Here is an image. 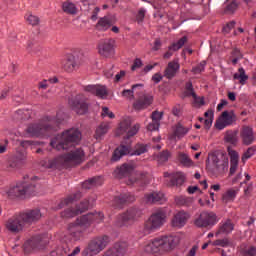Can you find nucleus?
<instances>
[{"instance_id":"nucleus-47","label":"nucleus","mask_w":256,"mask_h":256,"mask_svg":"<svg viewBox=\"0 0 256 256\" xmlns=\"http://www.w3.org/2000/svg\"><path fill=\"white\" fill-rule=\"evenodd\" d=\"M28 53H32L34 55H37L39 51H41V46L37 44V42H30L27 46Z\"/></svg>"},{"instance_id":"nucleus-15","label":"nucleus","mask_w":256,"mask_h":256,"mask_svg":"<svg viewBox=\"0 0 256 256\" xmlns=\"http://www.w3.org/2000/svg\"><path fill=\"white\" fill-rule=\"evenodd\" d=\"M79 65H81L79 52L68 53L62 60V67L64 71H67L68 73H72L75 69H79Z\"/></svg>"},{"instance_id":"nucleus-20","label":"nucleus","mask_w":256,"mask_h":256,"mask_svg":"<svg viewBox=\"0 0 256 256\" xmlns=\"http://www.w3.org/2000/svg\"><path fill=\"white\" fill-rule=\"evenodd\" d=\"M164 177H169V180H166L167 187H181L185 183V174L181 172L171 175L165 172Z\"/></svg>"},{"instance_id":"nucleus-41","label":"nucleus","mask_w":256,"mask_h":256,"mask_svg":"<svg viewBox=\"0 0 256 256\" xmlns=\"http://www.w3.org/2000/svg\"><path fill=\"white\" fill-rule=\"evenodd\" d=\"M178 159L181 165H183L184 167H191V165H193V160H191V158H189V155L185 153H180Z\"/></svg>"},{"instance_id":"nucleus-37","label":"nucleus","mask_w":256,"mask_h":256,"mask_svg":"<svg viewBox=\"0 0 256 256\" xmlns=\"http://www.w3.org/2000/svg\"><path fill=\"white\" fill-rule=\"evenodd\" d=\"M175 202L181 207H191L193 205V198L187 196H179L175 198Z\"/></svg>"},{"instance_id":"nucleus-29","label":"nucleus","mask_w":256,"mask_h":256,"mask_svg":"<svg viewBox=\"0 0 256 256\" xmlns=\"http://www.w3.org/2000/svg\"><path fill=\"white\" fill-rule=\"evenodd\" d=\"M147 183H149V180L147 179L146 173H140L136 178H130L128 180V185H136V187H145Z\"/></svg>"},{"instance_id":"nucleus-22","label":"nucleus","mask_w":256,"mask_h":256,"mask_svg":"<svg viewBox=\"0 0 256 256\" xmlns=\"http://www.w3.org/2000/svg\"><path fill=\"white\" fill-rule=\"evenodd\" d=\"M191 215H189L188 212H185L184 210L179 211L174 215V218L172 219V225L173 227H185L187 225V221H189Z\"/></svg>"},{"instance_id":"nucleus-55","label":"nucleus","mask_w":256,"mask_h":256,"mask_svg":"<svg viewBox=\"0 0 256 256\" xmlns=\"http://www.w3.org/2000/svg\"><path fill=\"white\" fill-rule=\"evenodd\" d=\"M94 95H96V97H100V99H104L107 97V89L103 86H96V92Z\"/></svg>"},{"instance_id":"nucleus-40","label":"nucleus","mask_w":256,"mask_h":256,"mask_svg":"<svg viewBox=\"0 0 256 256\" xmlns=\"http://www.w3.org/2000/svg\"><path fill=\"white\" fill-rule=\"evenodd\" d=\"M187 133H189V129L186 127H183V125L178 124L176 126V129L174 131V135L175 137H177L178 139H183L184 136L187 135Z\"/></svg>"},{"instance_id":"nucleus-11","label":"nucleus","mask_w":256,"mask_h":256,"mask_svg":"<svg viewBox=\"0 0 256 256\" xmlns=\"http://www.w3.org/2000/svg\"><path fill=\"white\" fill-rule=\"evenodd\" d=\"M69 105L77 115H87L89 113V99L83 94H77L75 97L69 99Z\"/></svg>"},{"instance_id":"nucleus-25","label":"nucleus","mask_w":256,"mask_h":256,"mask_svg":"<svg viewBox=\"0 0 256 256\" xmlns=\"http://www.w3.org/2000/svg\"><path fill=\"white\" fill-rule=\"evenodd\" d=\"M133 201H135V196L130 193H124L114 197V205L120 209L126 203H133Z\"/></svg>"},{"instance_id":"nucleus-53","label":"nucleus","mask_w":256,"mask_h":256,"mask_svg":"<svg viewBox=\"0 0 256 256\" xmlns=\"http://www.w3.org/2000/svg\"><path fill=\"white\" fill-rule=\"evenodd\" d=\"M205 65H207L206 61L200 62L197 66L192 68V73H194V75H198L199 73H203V71H205Z\"/></svg>"},{"instance_id":"nucleus-1","label":"nucleus","mask_w":256,"mask_h":256,"mask_svg":"<svg viewBox=\"0 0 256 256\" xmlns=\"http://www.w3.org/2000/svg\"><path fill=\"white\" fill-rule=\"evenodd\" d=\"M41 217H43L41 209H28L9 218L6 221L5 227L10 233L17 235V233H21V231H23L25 225H28V227L31 225H35V223L41 221Z\"/></svg>"},{"instance_id":"nucleus-63","label":"nucleus","mask_w":256,"mask_h":256,"mask_svg":"<svg viewBox=\"0 0 256 256\" xmlns=\"http://www.w3.org/2000/svg\"><path fill=\"white\" fill-rule=\"evenodd\" d=\"M159 127H161V123L152 121L147 125V130L148 131H159Z\"/></svg>"},{"instance_id":"nucleus-19","label":"nucleus","mask_w":256,"mask_h":256,"mask_svg":"<svg viewBox=\"0 0 256 256\" xmlns=\"http://www.w3.org/2000/svg\"><path fill=\"white\" fill-rule=\"evenodd\" d=\"M128 246L125 242H117L112 248L106 250L102 256H125Z\"/></svg>"},{"instance_id":"nucleus-36","label":"nucleus","mask_w":256,"mask_h":256,"mask_svg":"<svg viewBox=\"0 0 256 256\" xmlns=\"http://www.w3.org/2000/svg\"><path fill=\"white\" fill-rule=\"evenodd\" d=\"M233 79L238 80L240 85H245V83H247V79H249V76L245 74L244 68H239L238 73L233 75Z\"/></svg>"},{"instance_id":"nucleus-28","label":"nucleus","mask_w":256,"mask_h":256,"mask_svg":"<svg viewBox=\"0 0 256 256\" xmlns=\"http://www.w3.org/2000/svg\"><path fill=\"white\" fill-rule=\"evenodd\" d=\"M180 68L181 65L179 64V62H169L164 70V77H166V79H173V77L177 75V71H179Z\"/></svg>"},{"instance_id":"nucleus-64","label":"nucleus","mask_w":256,"mask_h":256,"mask_svg":"<svg viewBox=\"0 0 256 256\" xmlns=\"http://www.w3.org/2000/svg\"><path fill=\"white\" fill-rule=\"evenodd\" d=\"M152 81H153V83H155V85L161 83V81H163V75L160 72L155 73L152 76Z\"/></svg>"},{"instance_id":"nucleus-24","label":"nucleus","mask_w":256,"mask_h":256,"mask_svg":"<svg viewBox=\"0 0 256 256\" xmlns=\"http://www.w3.org/2000/svg\"><path fill=\"white\" fill-rule=\"evenodd\" d=\"M187 41H188L187 36H183L177 42L170 45L168 47L169 51H167L163 56L164 59H171V57H173V52H171V51H179V49H181V47H183V45H185V43H187Z\"/></svg>"},{"instance_id":"nucleus-58","label":"nucleus","mask_w":256,"mask_h":256,"mask_svg":"<svg viewBox=\"0 0 256 256\" xmlns=\"http://www.w3.org/2000/svg\"><path fill=\"white\" fill-rule=\"evenodd\" d=\"M212 245L214 247H228L229 246V240L227 238L224 239H217L215 240Z\"/></svg>"},{"instance_id":"nucleus-6","label":"nucleus","mask_w":256,"mask_h":256,"mask_svg":"<svg viewBox=\"0 0 256 256\" xmlns=\"http://www.w3.org/2000/svg\"><path fill=\"white\" fill-rule=\"evenodd\" d=\"M166 221L167 214L164 211H157L148 218L140 231H142V235H151L161 229Z\"/></svg>"},{"instance_id":"nucleus-44","label":"nucleus","mask_w":256,"mask_h":256,"mask_svg":"<svg viewBox=\"0 0 256 256\" xmlns=\"http://www.w3.org/2000/svg\"><path fill=\"white\" fill-rule=\"evenodd\" d=\"M169 157H171V152L169 150H163L157 155L158 163H167L169 161Z\"/></svg>"},{"instance_id":"nucleus-30","label":"nucleus","mask_w":256,"mask_h":256,"mask_svg":"<svg viewBox=\"0 0 256 256\" xmlns=\"http://www.w3.org/2000/svg\"><path fill=\"white\" fill-rule=\"evenodd\" d=\"M146 203H163V199H165V195L161 192H151L145 194L144 196Z\"/></svg>"},{"instance_id":"nucleus-8","label":"nucleus","mask_w":256,"mask_h":256,"mask_svg":"<svg viewBox=\"0 0 256 256\" xmlns=\"http://www.w3.org/2000/svg\"><path fill=\"white\" fill-rule=\"evenodd\" d=\"M26 131L31 137L51 135V133L59 131V124L53 122L31 124Z\"/></svg>"},{"instance_id":"nucleus-13","label":"nucleus","mask_w":256,"mask_h":256,"mask_svg":"<svg viewBox=\"0 0 256 256\" xmlns=\"http://www.w3.org/2000/svg\"><path fill=\"white\" fill-rule=\"evenodd\" d=\"M140 127L141 126L139 124H135L133 127H131V118H125L120 122L116 135L119 137L123 135V133H126V136H124V141L127 143L130 137H135V134L139 133Z\"/></svg>"},{"instance_id":"nucleus-23","label":"nucleus","mask_w":256,"mask_h":256,"mask_svg":"<svg viewBox=\"0 0 256 256\" xmlns=\"http://www.w3.org/2000/svg\"><path fill=\"white\" fill-rule=\"evenodd\" d=\"M153 104V96L152 95H144L140 97L133 104V108L135 111H143V109H147L150 105Z\"/></svg>"},{"instance_id":"nucleus-17","label":"nucleus","mask_w":256,"mask_h":256,"mask_svg":"<svg viewBox=\"0 0 256 256\" xmlns=\"http://www.w3.org/2000/svg\"><path fill=\"white\" fill-rule=\"evenodd\" d=\"M141 215H143V211L138 207L129 208L126 212L121 214L118 218V221L120 222V227L127 225L129 221H136V219H139Z\"/></svg>"},{"instance_id":"nucleus-42","label":"nucleus","mask_w":256,"mask_h":256,"mask_svg":"<svg viewBox=\"0 0 256 256\" xmlns=\"http://www.w3.org/2000/svg\"><path fill=\"white\" fill-rule=\"evenodd\" d=\"M19 163V160H17L16 158H11L6 164L7 171H17V169H19Z\"/></svg>"},{"instance_id":"nucleus-31","label":"nucleus","mask_w":256,"mask_h":256,"mask_svg":"<svg viewBox=\"0 0 256 256\" xmlns=\"http://www.w3.org/2000/svg\"><path fill=\"white\" fill-rule=\"evenodd\" d=\"M103 185L101 176H94L82 183V189H93V187H100Z\"/></svg>"},{"instance_id":"nucleus-54","label":"nucleus","mask_w":256,"mask_h":256,"mask_svg":"<svg viewBox=\"0 0 256 256\" xmlns=\"http://www.w3.org/2000/svg\"><path fill=\"white\" fill-rule=\"evenodd\" d=\"M236 24L237 22H235V20L228 22L225 26H223L222 33H224L225 35L231 33V30L235 29Z\"/></svg>"},{"instance_id":"nucleus-39","label":"nucleus","mask_w":256,"mask_h":256,"mask_svg":"<svg viewBox=\"0 0 256 256\" xmlns=\"http://www.w3.org/2000/svg\"><path fill=\"white\" fill-rule=\"evenodd\" d=\"M109 131V125L102 123L98 126V128L95 131V138L101 139L103 135H106V133Z\"/></svg>"},{"instance_id":"nucleus-21","label":"nucleus","mask_w":256,"mask_h":256,"mask_svg":"<svg viewBox=\"0 0 256 256\" xmlns=\"http://www.w3.org/2000/svg\"><path fill=\"white\" fill-rule=\"evenodd\" d=\"M133 171H135V167H133V165L124 163L114 170V176L117 179H125V177H131Z\"/></svg>"},{"instance_id":"nucleus-62","label":"nucleus","mask_w":256,"mask_h":256,"mask_svg":"<svg viewBox=\"0 0 256 256\" xmlns=\"http://www.w3.org/2000/svg\"><path fill=\"white\" fill-rule=\"evenodd\" d=\"M145 13H147V10H145V8L139 9L138 14L136 15V20L138 23H143V20L145 19Z\"/></svg>"},{"instance_id":"nucleus-4","label":"nucleus","mask_w":256,"mask_h":256,"mask_svg":"<svg viewBox=\"0 0 256 256\" xmlns=\"http://www.w3.org/2000/svg\"><path fill=\"white\" fill-rule=\"evenodd\" d=\"M181 239L179 236H164L163 238H155L152 243L147 246L150 253H163L164 251H173L179 245Z\"/></svg>"},{"instance_id":"nucleus-57","label":"nucleus","mask_w":256,"mask_h":256,"mask_svg":"<svg viewBox=\"0 0 256 256\" xmlns=\"http://www.w3.org/2000/svg\"><path fill=\"white\" fill-rule=\"evenodd\" d=\"M256 152V146H252L247 149V151L242 156V161H245V159H251L253 155H255Z\"/></svg>"},{"instance_id":"nucleus-50","label":"nucleus","mask_w":256,"mask_h":256,"mask_svg":"<svg viewBox=\"0 0 256 256\" xmlns=\"http://www.w3.org/2000/svg\"><path fill=\"white\" fill-rule=\"evenodd\" d=\"M26 21L29 25H32V27H37V25H39L41 20L39 19L38 16L30 14L27 16Z\"/></svg>"},{"instance_id":"nucleus-2","label":"nucleus","mask_w":256,"mask_h":256,"mask_svg":"<svg viewBox=\"0 0 256 256\" xmlns=\"http://www.w3.org/2000/svg\"><path fill=\"white\" fill-rule=\"evenodd\" d=\"M81 137V131L77 128H70L52 138L50 146L56 151H70L79 145Z\"/></svg>"},{"instance_id":"nucleus-52","label":"nucleus","mask_w":256,"mask_h":256,"mask_svg":"<svg viewBox=\"0 0 256 256\" xmlns=\"http://www.w3.org/2000/svg\"><path fill=\"white\" fill-rule=\"evenodd\" d=\"M89 209V200H83L80 202V204L77 206L76 210L78 211V215H81V213H85Z\"/></svg>"},{"instance_id":"nucleus-45","label":"nucleus","mask_w":256,"mask_h":256,"mask_svg":"<svg viewBox=\"0 0 256 256\" xmlns=\"http://www.w3.org/2000/svg\"><path fill=\"white\" fill-rule=\"evenodd\" d=\"M137 87H143V84H134L132 85V89H128V90H123L122 91V97H131L132 99L135 98V89H137Z\"/></svg>"},{"instance_id":"nucleus-33","label":"nucleus","mask_w":256,"mask_h":256,"mask_svg":"<svg viewBox=\"0 0 256 256\" xmlns=\"http://www.w3.org/2000/svg\"><path fill=\"white\" fill-rule=\"evenodd\" d=\"M233 229H235V226L232 224L231 220L228 219L226 222L219 226V229L216 232V237L221 234L229 235V233H231Z\"/></svg>"},{"instance_id":"nucleus-59","label":"nucleus","mask_w":256,"mask_h":256,"mask_svg":"<svg viewBox=\"0 0 256 256\" xmlns=\"http://www.w3.org/2000/svg\"><path fill=\"white\" fill-rule=\"evenodd\" d=\"M213 119H214V112H210V117L204 120V127L207 131L211 129V126L213 125Z\"/></svg>"},{"instance_id":"nucleus-46","label":"nucleus","mask_w":256,"mask_h":256,"mask_svg":"<svg viewBox=\"0 0 256 256\" xmlns=\"http://www.w3.org/2000/svg\"><path fill=\"white\" fill-rule=\"evenodd\" d=\"M77 215H79V212L77 209L74 210L73 208H68L61 213V217H65L66 219L77 217Z\"/></svg>"},{"instance_id":"nucleus-16","label":"nucleus","mask_w":256,"mask_h":256,"mask_svg":"<svg viewBox=\"0 0 256 256\" xmlns=\"http://www.w3.org/2000/svg\"><path fill=\"white\" fill-rule=\"evenodd\" d=\"M98 53L101 57H113L115 55V40L113 38L101 40L98 43Z\"/></svg>"},{"instance_id":"nucleus-9","label":"nucleus","mask_w":256,"mask_h":256,"mask_svg":"<svg viewBox=\"0 0 256 256\" xmlns=\"http://www.w3.org/2000/svg\"><path fill=\"white\" fill-rule=\"evenodd\" d=\"M109 241L111 239L107 235L99 236L94 239H92L88 246L83 250L82 255L83 256H95L99 255L107 245H109Z\"/></svg>"},{"instance_id":"nucleus-38","label":"nucleus","mask_w":256,"mask_h":256,"mask_svg":"<svg viewBox=\"0 0 256 256\" xmlns=\"http://www.w3.org/2000/svg\"><path fill=\"white\" fill-rule=\"evenodd\" d=\"M62 10L68 15H77V6L73 2H64L62 4Z\"/></svg>"},{"instance_id":"nucleus-18","label":"nucleus","mask_w":256,"mask_h":256,"mask_svg":"<svg viewBox=\"0 0 256 256\" xmlns=\"http://www.w3.org/2000/svg\"><path fill=\"white\" fill-rule=\"evenodd\" d=\"M33 187H34L33 185L27 184L25 182L18 183L15 186L11 187L8 190L7 194H8V197H21L29 193L30 189Z\"/></svg>"},{"instance_id":"nucleus-61","label":"nucleus","mask_w":256,"mask_h":256,"mask_svg":"<svg viewBox=\"0 0 256 256\" xmlns=\"http://www.w3.org/2000/svg\"><path fill=\"white\" fill-rule=\"evenodd\" d=\"M101 116L109 117V119H115V114L113 112L109 111V107H107V106L102 107Z\"/></svg>"},{"instance_id":"nucleus-56","label":"nucleus","mask_w":256,"mask_h":256,"mask_svg":"<svg viewBox=\"0 0 256 256\" xmlns=\"http://www.w3.org/2000/svg\"><path fill=\"white\" fill-rule=\"evenodd\" d=\"M243 256H256V246H250L246 249L241 250Z\"/></svg>"},{"instance_id":"nucleus-49","label":"nucleus","mask_w":256,"mask_h":256,"mask_svg":"<svg viewBox=\"0 0 256 256\" xmlns=\"http://www.w3.org/2000/svg\"><path fill=\"white\" fill-rule=\"evenodd\" d=\"M227 149L230 156V163H239V153L235 150H231V146H228Z\"/></svg>"},{"instance_id":"nucleus-43","label":"nucleus","mask_w":256,"mask_h":256,"mask_svg":"<svg viewBox=\"0 0 256 256\" xmlns=\"http://www.w3.org/2000/svg\"><path fill=\"white\" fill-rule=\"evenodd\" d=\"M237 197V190L229 189L225 194L222 196L223 203H227L228 201H233Z\"/></svg>"},{"instance_id":"nucleus-34","label":"nucleus","mask_w":256,"mask_h":256,"mask_svg":"<svg viewBox=\"0 0 256 256\" xmlns=\"http://www.w3.org/2000/svg\"><path fill=\"white\" fill-rule=\"evenodd\" d=\"M238 133L237 130H227L224 136V141L230 143V145H233L234 147L237 146L239 141V138H237Z\"/></svg>"},{"instance_id":"nucleus-10","label":"nucleus","mask_w":256,"mask_h":256,"mask_svg":"<svg viewBox=\"0 0 256 256\" xmlns=\"http://www.w3.org/2000/svg\"><path fill=\"white\" fill-rule=\"evenodd\" d=\"M48 243L49 240H47V236L44 234L32 236L23 245L24 253L29 254L32 251H39L41 249H45Z\"/></svg>"},{"instance_id":"nucleus-32","label":"nucleus","mask_w":256,"mask_h":256,"mask_svg":"<svg viewBox=\"0 0 256 256\" xmlns=\"http://www.w3.org/2000/svg\"><path fill=\"white\" fill-rule=\"evenodd\" d=\"M81 192H76L72 195L67 196L64 200H62L58 204V209H63V207H67V205H71V203H75V201H79L81 199Z\"/></svg>"},{"instance_id":"nucleus-14","label":"nucleus","mask_w":256,"mask_h":256,"mask_svg":"<svg viewBox=\"0 0 256 256\" xmlns=\"http://www.w3.org/2000/svg\"><path fill=\"white\" fill-rule=\"evenodd\" d=\"M237 122V115L235 114V111H224L219 116V118L215 122V127L218 129V131H223L225 127H229L230 125H233V123Z\"/></svg>"},{"instance_id":"nucleus-48","label":"nucleus","mask_w":256,"mask_h":256,"mask_svg":"<svg viewBox=\"0 0 256 256\" xmlns=\"http://www.w3.org/2000/svg\"><path fill=\"white\" fill-rule=\"evenodd\" d=\"M239 7V4H237L236 1H232L230 4H228L224 10L225 13H228V15H233L235 11H237V8Z\"/></svg>"},{"instance_id":"nucleus-27","label":"nucleus","mask_w":256,"mask_h":256,"mask_svg":"<svg viewBox=\"0 0 256 256\" xmlns=\"http://www.w3.org/2000/svg\"><path fill=\"white\" fill-rule=\"evenodd\" d=\"M115 22H113V19L109 18L108 16L101 17L98 22L95 25V29L97 31H108V29H111L113 27Z\"/></svg>"},{"instance_id":"nucleus-60","label":"nucleus","mask_w":256,"mask_h":256,"mask_svg":"<svg viewBox=\"0 0 256 256\" xmlns=\"http://www.w3.org/2000/svg\"><path fill=\"white\" fill-rule=\"evenodd\" d=\"M151 119L156 123H161V120L163 119V112H159V111L152 112Z\"/></svg>"},{"instance_id":"nucleus-35","label":"nucleus","mask_w":256,"mask_h":256,"mask_svg":"<svg viewBox=\"0 0 256 256\" xmlns=\"http://www.w3.org/2000/svg\"><path fill=\"white\" fill-rule=\"evenodd\" d=\"M212 163L218 173H225V171H227V167H229V162H223L222 164H219L221 163V160H219L217 155L212 156Z\"/></svg>"},{"instance_id":"nucleus-12","label":"nucleus","mask_w":256,"mask_h":256,"mask_svg":"<svg viewBox=\"0 0 256 256\" xmlns=\"http://www.w3.org/2000/svg\"><path fill=\"white\" fill-rule=\"evenodd\" d=\"M194 225L199 229H211V227L217 225V214L203 211L198 218L195 219Z\"/></svg>"},{"instance_id":"nucleus-51","label":"nucleus","mask_w":256,"mask_h":256,"mask_svg":"<svg viewBox=\"0 0 256 256\" xmlns=\"http://www.w3.org/2000/svg\"><path fill=\"white\" fill-rule=\"evenodd\" d=\"M185 89L187 91L188 97H193V99H197V94L195 93V89L193 88V82L189 81L186 83Z\"/></svg>"},{"instance_id":"nucleus-7","label":"nucleus","mask_w":256,"mask_h":256,"mask_svg":"<svg viewBox=\"0 0 256 256\" xmlns=\"http://www.w3.org/2000/svg\"><path fill=\"white\" fill-rule=\"evenodd\" d=\"M143 153H147V146L139 144L136 150L131 152V142H123L114 150L111 161L115 163L120 161L122 157H125V155H143Z\"/></svg>"},{"instance_id":"nucleus-5","label":"nucleus","mask_w":256,"mask_h":256,"mask_svg":"<svg viewBox=\"0 0 256 256\" xmlns=\"http://www.w3.org/2000/svg\"><path fill=\"white\" fill-rule=\"evenodd\" d=\"M66 151L70 152L62 154L49 162V169H53L57 167V165H67V163H81L85 157V151H83L82 148H77L76 150L70 149Z\"/></svg>"},{"instance_id":"nucleus-26","label":"nucleus","mask_w":256,"mask_h":256,"mask_svg":"<svg viewBox=\"0 0 256 256\" xmlns=\"http://www.w3.org/2000/svg\"><path fill=\"white\" fill-rule=\"evenodd\" d=\"M240 135L244 145H251L253 144V141H255V134L253 133V128L249 126H244Z\"/></svg>"},{"instance_id":"nucleus-3","label":"nucleus","mask_w":256,"mask_h":256,"mask_svg":"<svg viewBox=\"0 0 256 256\" xmlns=\"http://www.w3.org/2000/svg\"><path fill=\"white\" fill-rule=\"evenodd\" d=\"M99 221H103V213H88L86 215H82L77 218L74 223H70L68 225V232L70 237L74 241H79L81 237H83V228L82 227H91L92 223H99Z\"/></svg>"}]
</instances>
